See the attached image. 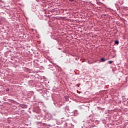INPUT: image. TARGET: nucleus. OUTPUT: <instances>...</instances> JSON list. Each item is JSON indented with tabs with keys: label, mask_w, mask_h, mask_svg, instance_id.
I'll return each mask as SVG.
<instances>
[{
	"label": "nucleus",
	"mask_w": 128,
	"mask_h": 128,
	"mask_svg": "<svg viewBox=\"0 0 128 128\" xmlns=\"http://www.w3.org/2000/svg\"><path fill=\"white\" fill-rule=\"evenodd\" d=\"M70 2H74V0H69Z\"/></svg>",
	"instance_id": "obj_6"
},
{
	"label": "nucleus",
	"mask_w": 128,
	"mask_h": 128,
	"mask_svg": "<svg viewBox=\"0 0 128 128\" xmlns=\"http://www.w3.org/2000/svg\"><path fill=\"white\" fill-rule=\"evenodd\" d=\"M101 62H106V59H104V58H102Z\"/></svg>",
	"instance_id": "obj_1"
},
{
	"label": "nucleus",
	"mask_w": 128,
	"mask_h": 128,
	"mask_svg": "<svg viewBox=\"0 0 128 128\" xmlns=\"http://www.w3.org/2000/svg\"><path fill=\"white\" fill-rule=\"evenodd\" d=\"M76 86H78V88H80V84H77Z\"/></svg>",
	"instance_id": "obj_5"
},
{
	"label": "nucleus",
	"mask_w": 128,
	"mask_h": 128,
	"mask_svg": "<svg viewBox=\"0 0 128 128\" xmlns=\"http://www.w3.org/2000/svg\"><path fill=\"white\" fill-rule=\"evenodd\" d=\"M114 62V61L111 60V61H108V64H112Z\"/></svg>",
	"instance_id": "obj_3"
},
{
	"label": "nucleus",
	"mask_w": 128,
	"mask_h": 128,
	"mask_svg": "<svg viewBox=\"0 0 128 128\" xmlns=\"http://www.w3.org/2000/svg\"><path fill=\"white\" fill-rule=\"evenodd\" d=\"M6 90L7 92H10V89L7 88V89H6Z\"/></svg>",
	"instance_id": "obj_4"
},
{
	"label": "nucleus",
	"mask_w": 128,
	"mask_h": 128,
	"mask_svg": "<svg viewBox=\"0 0 128 128\" xmlns=\"http://www.w3.org/2000/svg\"><path fill=\"white\" fill-rule=\"evenodd\" d=\"M114 43L116 44H119L118 40H115Z\"/></svg>",
	"instance_id": "obj_2"
}]
</instances>
